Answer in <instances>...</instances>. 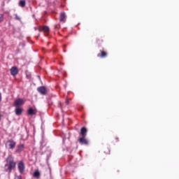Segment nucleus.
Here are the masks:
<instances>
[{"mask_svg":"<svg viewBox=\"0 0 179 179\" xmlns=\"http://www.w3.org/2000/svg\"><path fill=\"white\" fill-rule=\"evenodd\" d=\"M16 166V164L13 162V157L12 155H9L6 159V164L5 165V170L8 173H10L12 171V169H13Z\"/></svg>","mask_w":179,"mask_h":179,"instance_id":"obj_1","label":"nucleus"},{"mask_svg":"<svg viewBox=\"0 0 179 179\" xmlns=\"http://www.w3.org/2000/svg\"><path fill=\"white\" fill-rule=\"evenodd\" d=\"M5 146L6 149L13 150L16 148V141H13V139H10L6 142Z\"/></svg>","mask_w":179,"mask_h":179,"instance_id":"obj_2","label":"nucleus"},{"mask_svg":"<svg viewBox=\"0 0 179 179\" xmlns=\"http://www.w3.org/2000/svg\"><path fill=\"white\" fill-rule=\"evenodd\" d=\"M37 90H38V93H40L43 96L47 94V90L45 89V87H44V86L38 87Z\"/></svg>","mask_w":179,"mask_h":179,"instance_id":"obj_3","label":"nucleus"},{"mask_svg":"<svg viewBox=\"0 0 179 179\" xmlns=\"http://www.w3.org/2000/svg\"><path fill=\"white\" fill-rule=\"evenodd\" d=\"M59 21L63 22V23L66 22V14H65V12H62L60 13Z\"/></svg>","mask_w":179,"mask_h":179,"instance_id":"obj_4","label":"nucleus"},{"mask_svg":"<svg viewBox=\"0 0 179 179\" xmlns=\"http://www.w3.org/2000/svg\"><path fill=\"white\" fill-rule=\"evenodd\" d=\"M18 170L21 173L24 171V164L22 162L18 163Z\"/></svg>","mask_w":179,"mask_h":179,"instance_id":"obj_5","label":"nucleus"},{"mask_svg":"<svg viewBox=\"0 0 179 179\" xmlns=\"http://www.w3.org/2000/svg\"><path fill=\"white\" fill-rule=\"evenodd\" d=\"M22 104H23V99H18L15 101L13 106L15 107H19V106H22Z\"/></svg>","mask_w":179,"mask_h":179,"instance_id":"obj_6","label":"nucleus"},{"mask_svg":"<svg viewBox=\"0 0 179 179\" xmlns=\"http://www.w3.org/2000/svg\"><path fill=\"white\" fill-rule=\"evenodd\" d=\"M78 142L81 143V145H87L89 142L86 139V137H81L78 139Z\"/></svg>","mask_w":179,"mask_h":179,"instance_id":"obj_7","label":"nucleus"},{"mask_svg":"<svg viewBox=\"0 0 179 179\" xmlns=\"http://www.w3.org/2000/svg\"><path fill=\"white\" fill-rule=\"evenodd\" d=\"M10 72L13 76L17 75V68L15 66L12 67L10 70Z\"/></svg>","mask_w":179,"mask_h":179,"instance_id":"obj_8","label":"nucleus"},{"mask_svg":"<svg viewBox=\"0 0 179 179\" xmlns=\"http://www.w3.org/2000/svg\"><path fill=\"white\" fill-rule=\"evenodd\" d=\"M87 134V129L85 127H83L80 130V135H81L82 137H86Z\"/></svg>","mask_w":179,"mask_h":179,"instance_id":"obj_9","label":"nucleus"},{"mask_svg":"<svg viewBox=\"0 0 179 179\" xmlns=\"http://www.w3.org/2000/svg\"><path fill=\"white\" fill-rule=\"evenodd\" d=\"M24 149V145L23 144H20V145L17 146V149L16 150V152L17 153L22 152Z\"/></svg>","mask_w":179,"mask_h":179,"instance_id":"obj_10","label":"nucleus"},{"mask_svg":"<svg viewBox=\"0 0 179 179\" xmlns=\"http://www.w3.org/2000/svg\"><path fill=\"white\" fill-rule=\"evenodd\" d=\"M15 113L16 115H22V108H17L15 109Z\"/></svg>","mask_w":179,"mask_h":179,"instance_id":"obj_11","label":"nucleus"},{"mask_svg":"<svg viewBox=\"0 0 179 179\" xmlns=\"http://www.w3.org/2000/svg\"><path fill=\"white\" fill-rule=\"evenodd\" d=\"M19 5L20 6H21V8H24V6H26V1L20 0L19 2Z\"/></svg>","mask_w":179,"mask_h":179,"instance_id":"obj_12","label":"nucleus"},{"mask_svg":"<svg viewBox=\"0 0 179 179\" xmlns=\"http://www.w3.org/2000/svg\"><path fill=\"white\" fill-rule=\"evenodd\" d=\"M33 176L35 178H38V177H40V172L38 171H36L35 172H34Z\"/></svg>","mask_w":179,"mask_h":179,"instance_id":"obj_13","label":"nucleus"},{"mask_svg":"<svg viewBox=\"0 0 179 179\" xmlns=\"http://www.w3.org/2000/svg\"><path fill=\"white\" fill-rule=\"evenodd\" d=\"M98 57L104 58V57H107V53H106V52H101V55H98Z\"/></svg>","mask_w":179,"mask_h":179,"instance_id":"obj_14","label":"nucleus"},{"mask_svg":"<svg viewBox=\"0 0 179 179\" xmlns=\"http://www.w3.org/2000/svg\"><path fill=\"white\" fill-rule=\"evenodd\" d=\"M28 114L29 115H34V110H33V108H29V110H28Z\"/></svg>","mask_w":179,"mask_h":179,"instance_id":"obj_15","label":"nucleus"},{"mask_svg":"<svg viewBox=\"0 0 179 179\" xmlns=\"http://www.w3.org/2000/svg\"><path fill=\"white\" fill-rule=\"evenodd\" d=\"M43 31L47 32L50 30V27H48V26H44L42 28Z\"/></svg>","mask_w":179,"mask_h":179,"instance_id":"obj_16","label":"nucleus"},{"mask_svg":"<svg viewBox=\"0 0 179 179\" xmlns=\"http://www.w3.org/2000/svg\"><path fill=\"white\" fill-rule=\"evenodd\" d=\"M15 19H17V20L20 21V17H19V15H15Z\"/></svg>","mask_w":179,"mask_h":179,"instance_id":"obj_17","label":"nucleus"},{"mask_svg":"<svg viewBox=\"0 0 179 179\" xmlns=\"http://www.w3.org/2000/svg\"><path fill=\"white\" fill-rule=\"evenodd\" d=\"M2 17H3L2 14H0V22H1V20H2Z\"/></svg>","mask_w":179,"mask_h":179,"instance_id":"obj_18","label":"nucleus"},{"mask_svg":"<svg viewBox=\"0 0 179 179\" xmlns=\"http://www.w3.org/2000/svg\"><path fill=\"white\" fill-rule=\"evenodd\" d=\"M66 104H69V101L66 100Z\"/></svg>","mask_w":179,"mask_h":179,"instance_id":"obj_19","label":"nucleus"},{"mask_svg":"<svg viewBox=\"0 0 179 179\" xmlns=\"http://www.w3.org/2000/svg\"><path fill=\"white\" fill-rule=\"evenodd\" d=\"M0 121H1V115H0Z\"/></svg>","mask_w":179,"mask_h":179,"instance_id":"obj_20","label":"nucleus"}]
</instances>
